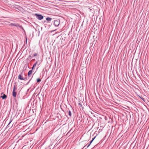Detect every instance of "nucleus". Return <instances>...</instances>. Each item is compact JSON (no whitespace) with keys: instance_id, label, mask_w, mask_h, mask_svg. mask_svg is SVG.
<instances>
[{"instance_id":"nucleus-7","label":"nucleus","mask_w":149,"mask_h":149,"mask_svg":"<svg viewBox=\"0 0 149 149\" xmlns=\"http://www.w3.org/2000/svg\"><path fill=\"white\" fill-rule=\"evenodd\" d=\"M15 26L17 28L19 27V28H21L24 31V33H25V31L24 30V28L22 27V26L19 25V24H15Z\"/></svg>"},{"instance_id":"nucleus-24","label":"nucleus","mask_w":149,"mask_h":149,"mask_svg":"<svg viewBox=\"0 0 149 149\" xmlns=\"http://www.w3.org/2000/svg\"><path fill=\"white\" fill-rule=\"evenodd\" d=\"M90 145L91 144H89L88 145V146L87 147V148H88L90 146Z\"/></svg>"},{"instance_id":"nucleus-27","label":"nucleus","mask_w":149,"mask_h":149,"mask_svg":"<svg viewBox=\"0 0 149 149\" xmlns=\"http://www.w3.org/2000/svg\"><path fill=\"white\" fill-rule=\"evenodd\" d=\"M68 112H71L70 111H69Z\"/></svg>"},{"instance_id":"nucleus-3","label":"nucleus","mask_w":149,"mask_h":149,"mask_svg":"<svg viewBox=\"0 0 149 149\" xmlns=\"http://www.w3.org/2000/svg\"><path fill=\"white\" fill-rule=\"evenodd\" d=\"M34 15L36 16V18L39 20H41L43 19L44 18L43 16L38 13H35Z\"/></svg>"},{"instance_id":"nucleus-9","label":"nucleus","mask_w":149,"mask_h":149,"mask_svg":"<svg viewBox=\"0 0 149 149\" xmlns=\"http://www.w3.org/2000/svg\"><path fill=\"white\" fill-rule=\"evenodd\" d=\"M32 72V70H29L28 73V78H29L30 77L31 75V74Z\"/></svg>"},{"instance_id":"nucleus-18","label":"nucleus","mask_w":149,"mask_h":149,"mask_svg":"<svg viewBox=\"0 0 149 149\" xmlns=\"http://www.w3.org/2000/svg\"><path fill=\"white\" fill-rule=\"evenodd\" d=\"M27 78H28V77H26L25 78H23V79L22 80H24V81L26 80H27Z\"/></svg>"},{"instance_id":"nucleus-22","label":"nucleus","mask_w":149,"mask_h":149,"mask_svg":"<svg viewBox=\"0 0 149 149\" xmlns=\"http://www.w3.org/2000/svg\"><path fill=\"white\" fill-rule=\"evenodd\" d=\"M26 44L27 43V38L26 37Z\"/></svg>"},{"instance_id":"nucleus-19","label":"nucleus","mask_w":149,"mask_h":149,"mask_svg":"<svg viewBox=\"0 0 149 149\" xmlns=\"http://www.w3.org/2000/svg\"><path fill=\"white\" fill-rule=\"evenodd\" d=\"M42 23H43L44 24H45L46 23H47V21H46V20H45L43 22H42Z\"/></svg>"},{"instance_id":"nucleus-10","label":"nucleus","mask_w":149,"mask_h":149,"mask_svg":"<svg viewBox=\"0 0 149 149\" xmlns=\"http://www.w3.org/2000/svg\"><path fill=\"white\" fill-rule=\"evenodd\" d=\"M46 20L47 22H49L51 21L52 19V18L50 17H47L46 18Z\"/></svg>"},{"instance_id":"nucleus-5","label":"nucleus","mask_w":149,"mask_h":149,"mask_svg":"<svg viewBox=\"0 0 149 149\" xmlns=\"http://www.w3.org/2000/svg\"><path fill=\"white\" fill-rule=\"evenodd\" d=\"M30 52H29L30 54L29 55V56L27 58V59L28 60H30L31 58V57H32L33 56H36L38 55L37 54L35 53L34 54H33V55L32 56H31L32 54H30Z\"/></svg>"},{"instance_id":"nucleus-16","label":"nucleus","mask_w":149,"mask_h":149,"mask_svg":"<svg viewBox=\"0 0 149 149\" xmlns=\"http://www.w3.org/2000/svg\"><path fill=\"white\" fill-rule=\"evenodd\" d=\"M139 97L142 99L145 102V99L143 98L142 97L140 96L139 95Z\"/></svg>"},{"instance_id":"nucleus-26","label":"nucleus","mask_w":149,"mask_h":149,"mask_svg":"<svg viewBox=\"0 0 149 149\" xmlns=\"http://www.w3.org/2000/svg\"><path fill=\"white\" fill-rule=\"evenodd\" d=\"M17 97H18V96H19V94L17 95Z\"/></svg>"},{"instance_id":"nucleus-8","label":"nucleus","mask_w":149,"mask_h":149,"mask_svg":"<svg viewBox=\"0 0 149 149\" xmlns=\"http://www.w3.org/2000/svg\"><path fill=\"white\" fill-rule=\"evenodd\" d=\"M1 95L3 94L2 96H1L0 97L2 98L4 100L6 99L7 98V96L4 94H3V93H2L1 94Z\"/></svg>"},{"instance_id":"nucleus-4","label":"nucleus","mask_w":149,"mask_h":149,"mask_svg":"<svg viewBox=\"0 0 149 149\" xmlns=\"http://www.w3.org/2000/svg\"><path fill=\"white\" fill-rule=\"evenodd\" d=\"M60 24V20L59 19L55 20L54 21V25L55 27L58 26Z\"/></svg>"},{"instance_id":"nucleus-12","label":"nucleus","mask_w":149,"mask_h":149,"mask_svg":"<svg viewBox=\"0 0 149 149\" xmlns=\"http://www.w3.org/2000/svg\"><path fill=\"white\" fill-rule=\"evenodd\" d=\"M41 81V79L39 78L37 79V83H39Z\"/></svg>"},{"instance_id":"nucleus-23","label":"nucleus","mask_w":149,"mask_h":149,"mask_svg":"<svg viewBox=\"0 0 149 149\" xmlns=\"http://www.w3.org/2000/svg\"><path fill=\"white\" fill-rule=\"evenodd\" d=\"M34 68H35V67H34L33 66V67L32 68V70H32L34 69Z\"/></svg>"},{"instance_id":"nucleus-21","label":"nucleus","mask_w":149,"mask_h":149,"mask_svg":"<svg viewBox=\"0 0 149 149\" xmlns=\"http://www.w3.org/2000/svg\"><path fill=\"white\" fill-rule=\"evenodd\" d=\"M69 115L71 116V112H68Z\"/></svg>"},{"instance_id":"nucleus-14","label":"nucleus","mask_w":149,"mask_h":149,"mask_svg":"<svg viewBox=\"0 0 149 149\" xmlns=\"http://www.w3.org/2000/svg\"><path fill=\"white\" fill-rule=\"evenodd\" d=\"M96 137V136H95L92 139V140L90 142V143H89L90 144H91V143L94 140V139Z\"/></svg>"},{"instance_id":"nucleus-13","label":"nucleus","mask_w":149,"mask_h":149,"mask_svg":"<svg viewBox=\"0 0 149 149\" xmlns=\"http://www.w3.org/2000/svg\"><path fill=\"white\" fill-rule=\"evenodd\" d=\"M27 67H28L29 68V66L25 64L24 67V68H25V70Z\"/></svg>"},{"instance_id":"nucleus-28","label":"nucleus","mask_w":149,"mask_h":149,"mask_svg":"<svg viewBox=\"0 0 149 149\" xmlns=\"http://www.w3.org/2000/svg\"><path fill=\"white\" fill-rule=\"evenodd\" d=\"M24 112H23V113H22V114H24Z\"/></svg>"},{"instance_id":"nucleus-6","label":"nucleus","mask_w":149,"mask_h":149,"mask_svg":"<svg viewBox=\"0 0 149 149\" xmlns=\"http://www.w3.org/2000/svg\"><path fill=\"white\" fill-rule=\"evenodd\" d=\"M16 89V87L15 85H14L13 87V92L12 93V95L13 96L15 97H16V95H17V93L16 92H15V90Z\"/></svg>"},{"instance_id":"nucleus-15","label":"nucleus","mask_w":149,"mask_h":149,"mask_svg":"<svg viewBox=\"0 0 149 149\" xmlns=\"http://www.w3.org/2000/svg\"><path fill=\"white\" fill-rule=\"evenodd\" d=\"M15 24H14V23H11L10 24V26H15Z\"/></svg>"},{"instance_id":"nucleus-2","label":"nucleus","mask_w":149,"mask_h":149,"mask_svg":"<svg viewBox=\"0 0 149 149\" xmlns=\"http://www.w3.org/2000/svg\"><path fill=\"white\" fill-rule=\"evenodd\" d=\"M78 105L80 110L81 111H83L84 112H85V111H86V108H84V105L83 104H82L81 103H78ZM86 109H90V108L89 107H87Z\"/></svg>"},{"instance_id":"nucleus-17","label":"nucleus","mask_w":149,"mask_h":149,"mask_svg":"<svg viewBox=\"0 0 149 149\" xmlns=\"http://www.w3.org/2000/svg\"><path fill=\"white\" fill-rule=\"evenodd\" d=\"M37 63H38V61H37L36 62V63H35L33 64V66L35 67L36 66V64H37Z\"/></svg>"},{"instance_id":"nucleus-1","label":"nucleus","mask_w":149,"mask_h":149,"mask_svg":"<svg viewBox=\"0 0 149 149\" xmlns=\"http://www.w3.org/2000/svg\"><path fill=\"white\" fill-rule=\"evenodd\" d=\"M22 112H18V115L16 116V115L17 114V112H12L11 117V118L12 119H10L9 123L7 125V127H9V124L11 123L13 119L15 117H17V116H18V117H19V116H20V117H21L22 116L20 115L22 114Z\"/></svg>"},{"instance_id":"nucleus-25","label":"nucleus","mask_w":149,"mask_h":149,"mask_svg":"<svg viewBox=\"0 0 149 149\" xmlns=\"http://www.w3.org/2000/svg\"><path fill=\"white\" fill-rule=\"evenodd\" d=\"M91 113L92 114H93V113H93L92 112H91Z\"/></svg>"},{"instance_id":"nucleus-11","label":"nucleus","mask_w":149,"mask_h":149,"mask_svg":"<svg viewBox=\"0 0 149 149\" xmlns=\"http://www.w3.org/2000/svg\"><path fill=\"white\" fill-rule=\"evenodd\" d=\"M23 77H22V75L20 74H19L18 76V79L21 80H22Z\"/></svg>"},{"instance_id":"nucleus-20","label":"nucleus","mask_w":149,"mask_h":149,"mask_svg":"<svg viewBox=\"0 0 149 149\" xmlns=\"http://www.w3.org/2000/svg\"><path fill=\"white\" fill-rule=\"evenodd\" d=\"M32 77H33V76L30 79V80L26 84H27L31 80V79L32 78Z\"/></svg>"}]
</instances>
